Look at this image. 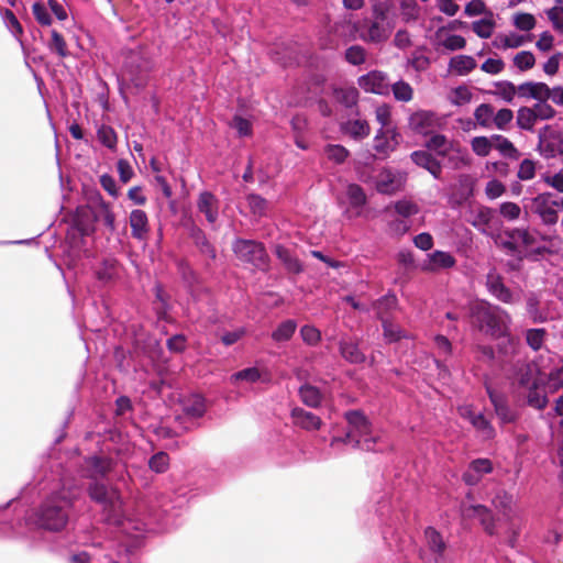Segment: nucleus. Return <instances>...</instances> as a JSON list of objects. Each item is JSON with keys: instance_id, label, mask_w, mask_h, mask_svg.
Returning a JSON list of instances; mask_svg holds the SVG:
<instances>
[{"instance_id": "obj_55", "label": "nucleus", "mask_w": 563, "mask_h": 563, "mask_svg": "<svg viewBox=\"0 0 563 563\" xmlns=\"http://www.w3.org/2000/svg\"><path fill=\"white\" fill-rule=\"evenodd\" d=\"M536 162L532 159H523L518 168L517 177L520 180H530L536 176Z\"/></svg>"}, {"instance_id": "obj_49", "label": "nucleus", "mask_w": 563, "mask_h": 563, "mask_svg": "<svg viewBox=\"0 0 563 563\" xmlns=\"http://www.w3.org/2000/svg\"><path fill=\"white\" fill-rule=\"evenodd\" d=\"M300 396L302 401L310 407H317L321 400L319 390L310 385H305L300 388Z\"/></svg>"}, {"instance_id": "obj_46", "label": "nucleus", "mask_w": 563, "mask_h": 563, "mask_svg": "<svg viewBox=\"0 0 563 563\" xmlns=\"http://www.w3.org/2000/svg\"><path fill=\"white\" fill-rule=\"evenodd\" d=\"M495 22L492 18L482 19L472 23V30L482 38L492 36Z\"/></svg>"}, {"instance_id": "obj_60", "label": "nucleus", "mask_w": 563, "mask_h": 563, "mask_svg": "<svg viewBox=\"0 0 563 563\" xmlns=\"http://www.w3.org/2000/svg\"><path fill=\"white\" fill-rule=\"evenodd\" d=\"M98 139L100 140V142L106 145L107 147L109 148H114L115 144H117V134L114 132V130L110 126H101L99 130H98Z\"/></svg>"}, {"instance_id": "obj_44", "label": "nucleus", "mask_w": 563, "mask_h": 563, "mask_svg": "<svg viewBox=\"0 0 563 563\" xmlns=\"http://www.w3.org/2000/svg\"><path fill=\"white\" fill-rule=\"evenodd\" d=\"M276 255L286 265L287 269L292 273L301 272L302 267L299 261L291 256L289 251L283 246L276 247Z\"/></svg>"}, {"instance_id": "obj_26", "label": "nucleus", "mask_w": 563, "mask_h": 563, "mask_svg": "<svg viewBox=\"0 0 563 563\" xmlns=\"http://www.w3.org/2000/svg\"><path fill=\"white\" fill-rule=\"evenodd\" d=\"M476 67V60L468 55H456L451 58L449 69L460 76L467 75Z\"/></svg>"}, {"instance_id": "obj_40", "label": "nucleus", "mask_w": 563, "mask_h": 563, "mask_svg": "<svg viewBox=\"0 0 563 563\" xmlns=\"http://www.w3.org/2000/svg\"><path fill=\"white\" fill-rule=\"evenodd\" d=\"M323 153L329 161L336 164L343 163L349 156V151L339 144H328L324 147Z\"/></svg>"}, {"instance_id": "obj_51", "label": "nucleus", "mask_w": 563, "mask_h": 563, "mask_svg": "<svg viewBox=\"0 0 563 563\" xmlns=\"http://www.w3.org/2000/svg\"><path fill=\"white\" fill-rule=\"evenodd\" d=\"M545 14L552 24V27L563 33V5H554L545 10Z\"/></svg>"}, {"instance_id": "obj_45", "label": "nucleus", "mask_w": 563, "mask_h": 563, "mask_svg": "<svg viewBox=\"0 0 563 563\" xmlns=\"http://www.w3.org/2000/svg\"><path fill=\"white\" fill-rule=\"evenodd\" d=\"M514 65L521 71L531 69L536 64V57L530 51H521L514 56Z\"/></svg>"}, {"instance_id": "obj_17", "label": "nucleus", "mask_w": 563, "mask_h": 563, "mask_svg": "<svg viewBox=\"0 0 563 563\" xmlns=\"http://www.w3.org/2000/svg\"><path fill=\"white\" fill-rule=\"evenodd\" d=\"M519 93L526 98L547 101L552 98V90L544 82H526L519 86Z\"/></svg>"}, {"instance_id": "obj_43", "label": "nucleus", "mask_w": 563, "mask_h": 563, "mask_svg": "<svg viewBox=\"0 0 563 563\" xmlns=\"http://www.w3.org/2000/svg\"><path fill=\"white\" fill-rule=\"evenodd\" d=\"M525 391L527 394V401L531 407L543 409L547 406L548 399L545 394L540 389V386L529 388Z\"/></svg>"}, {"instance_id": "obj_2", "label": "nucleus", "mask_w": 563, "mask_h": 563, "mask_svg": "<svg viewBox=\"0 0 563 563\" xmlns=\"http://www.w3.org/2000/svg\"><path fill=\"white\" fill-rule=\"evenodd\" d=\"M472 318L479 330L487 335L493 338L508 335L510 317L498 307L484 301H477L473 303Z\"/></svg>"}, {"instance_id": "obj_7", "label": "nucleus", "mask_w": 563, "mask_h": 563, "mask_svg": "<svg viewBox=\"0 0 563 563\" xmlns=\"http://www.w3.org/2000/svg\"><path fill=\"white\" fill-rule=\"evenodd\" d=\"M401 142V134L397 128L377 130L373 140L374 151L383 158L388 157Z\"/></svg>"}, {"instance_id": "obj_63", "label": "nucleus", "mask_w": 563, "mask_h": 563, "mask_svg": "<svg viewBox=\"0 0 563 563\" xmlns=\"http://www.w3.org/2000/svg\"><path fill=\"white\" fill-rule=\"evenodd\" d=\"M548 385L554 390L563 386V365H560L548 374Z\"/></svg>"}, {"instance_id": "obj_32", "label": "nucleus", "mask_w": 563, "mask_h": 563, "mask_svg": "<svg viewBox=\"0 0 563 563\" xmlns=\"http://www.w3.org/2000/svg\"><path fill=\"white\" fill-rule=\"evenodd\" d=\"M493 505L504 516L509 517L512 512L514 497L505 490H499L493 498Z\"/></svg>"}, {"instance_id": "obj_50", "label": "nucleus", "mask_w": 563, "mask_h": 563, "mask_svg": "<svg viewBox=\"0 0 563 563\" xmlns=\"http://www.w3.org/2000/svg\"><path fill=\"white\" fill-rule=\"evenodd\" d=\"M394 208L397 214L404 218L412 217L419 212L418 205L407 199L398 200L397 202H395Z\"/></svg>"}, {"instance_id": "obj_52", "label": "nucleus", "mask_w": 563, "mask_h": 563, "mask_svg": "<svg viewBox=\"0 0 563 563\" xmlns=\"http://www.w3.org/2000/svg\"><path fill=\"white\" fill-rule=\"evenodd\" d=\"M499 213L506 220L514 221L520 217L521 208L515 202L506 201L499 206Z\"/></svg>"}, {"instance_id": "obj_6", "label": "nucleus", "mask_w": 563, "mask_h": 563, "mask_svg": "<svg viewBox=\"0 0 563 563\" xmlns=\"http://www.w3.org/2000/svg\"><path fill=\"white\" fill-rule=\"evenodd\" d=\"M558 201L552 200L550 192H542L531 200L532 212L536 213L545 225H553L559 220L555 207Z\"/></svg>"}, {"instance_id": "obj_4", "label": "nucleus", "mask_w": 563, "mask_h": 563, "mask_svg": "<svg viewBox=\"0 0 563 563\" xmlns=\"http://www.w3.org/2000/svg\"><path fill=\"white\" fill-rule=\"evenodd\" d=\"M463 25L461 21H452L448 25L439 27L431 37V42L437 49L460 51L466 45L463 36L454 34L453 31Z\"/></svg>"}, {"instance_id": "obj_61", "label": "nucleus", "mask_w": 563, "mask_h": 563, "mask_svg": "<svg viewBox=\"0 0 563 563\" xmlns=\"http://www.w3.org/2000/svg\"><path fill=\"white\" fill-rule=\"evenodd\" d=\"M532 109L537 120H550L555 115V110L547 101L536 103Z\"/></svg>"}, {"instance_id": "obj_23", "label": "nucleus", "mask_w": 563, "mask_h": 563, "mask_svg": "<svg viewBox=\"0 0 563 563\" xmlns=\"http://www.w3.org/2000/svg\"><path fill=\"white\" fill-rule=\"evenodd\" d=\"M411 159L420 167L426 168L435 178L440 177L441 165L426 151H416Z\"/></svg>"}, {"instance_id": "obj_3", "label": "nucleus", "mask_w": 563, "mask_h": 563, "mask_svg": "<svg viewBox=\"0 0 563 563\" xmlns=\"http://www.w3.org/2000/svg\"><path fill=\"white\" fill-rule=\"evenodd\" d=\"M350 430L344 441L354 442L364 450H373L377 437L371 434V427L367 419L357 411L346 413Z\"/></svg>"}, {"instance_id": "obj_24", "label": "nucleus", "mask_w": 563, "mask_h": 563, "mask_svg": "<svg viewBox=\"0 0 563 563\" xmlns=\"http://www.w3.org/2000/svg\"><path fill=\"white\" fill-rule=\"evenodd\" d=\"M427 147L442 156L449 155L453 151H457V144L450 141L442 134L432 135L427 142Z\"/></svg>"}, {"instance_id": "obj_41", "label": "nucleus", "mask_w": 563, "mask_h": 563, "mask_svg": "<svg viewBox=\"0 0 563 563\" xmlns=\"http://www.w3.org/2000/svg\"><path fill=\"white\" fill-rule=\"evenodd\" d=\"M509 247L515 249L517 245L529 246L533 243L532 235L526 229H515L509 232Z\"/></svg>"}, {"instance_id": "obj_29", "label": "nucleus", "mask_w": 563, "mask_h": 563, "mask_svg": "<svg viewBox=\"0 0 563 563\" xmlns=\"http://www.w3.org/2000/svg\"><path fill=\"white\" fill-rule=\"evenodd\" d=\"M527 37L517 33H508L498 35L494 45L499 49L518 48L527 42Z\"/></svg>"}, {"instance_id": "obj_19", "label": "nucleus", "mask_w": 563, "mask_h": 563, "mask_svg": "<svg viewBox=\"0 0 563 563\" xmlns=\"http://www.w3.org/2000/svg\"><path fill=\"white\" fill-rule=\"evenodd\" d=\"M492 463L487 459H479L471 463L468 470L464 473V481L468 485L478 483L484 474L492 472Z\"/></svg>"}, {"instance_id": "obj_1", "label": "nucleus", "mask_w": 563, "mask_h": 563, "mask_svg": "<svg viewBox=\"0 0 563 563\" xmlns=\"http://www.w3.org/2000/svg\"><path fill=\"white\" fill-rule=\"evenodd\" d=\"M394 30V23L383 8L375 7L372 19L352 22L344 21L336 25L335 32L349 40L360 38L369 43L385 42Z\"/></svg>"}, {"instance_id": "obj_16", "label": "nucleus", "mask_w": 563, "mask_h": 563, "mask_svg": "<svg viewBox=\"0 0 563 563\" xmlns=\"http://www.w3.org/2000/svg\"><path fill=\"white\" fill-rule=\"evenodd\" d=\"M341 131L353 140L361 141L371 133V126L364 119H350L341 124Z\"/></svg>"}, {"instance_id": "obj_13", "label": "nucleus", "mask_w": 563, "mask_h": 563, "mask_svg": "<svg viewBox=\"0 0 563 563\" xmlns=\"http://www.w3.org/2000/svg\"><path fill=\"white\" fill-rule=\"evenodd\" d=\"M461 514L464 518H478L487 533L494 534L496 532L494 520L486 507L464 503L461 507Z\"/></svg>"}, {"instance_id": "obj_14", "label": "nucleus", "mask_w": 563, "mask_h": 563, "mask_svg": "<svg viewBox=\"0 0 563 563\" xmlns=\"http://www.w3.org/2000/svg\"><path fill=\"white\" fill-rule=\"evenodd\" d=\"M345 197L349 205L346 209L349 216L360 217L362 214V208L367 201V197L363 188L356 184H349L345 189Z\"/></svg>"}, {"instance_id": "obj_64", "label": "nucleus", "mask_w": 563, "mask_h": 563, "mask_svg": "<svg viewBox=\"0 0 563 563\" xmlns=\"http://www.w3.org/2000/svg\"><path fill=\"white\" fill-rule=\"evenodd\" d=\"M542 180L559 192H563V172L556 174H544Z\"/></svg>"}, {"instance_id": "obj_31", "label": "nucleus", "mask_w": 563, "mask_h": 563, "mask_svg": "<svg viewBox=\"0 0 563 563\" xmlns=\"http://www.w3.org/2000/svg\"><path fill=\"white\" fill-rule=\"evenodd\" d=\"M391 89L394 98L400 102H410L413 99V88L411 85L402 79L396 81L391 86H389V90Z\"/></svg>"}, {"instance_id": "obj_36", "label": "nucleus", "mask_w": 563, "mask_h": 563, "mask_svg": "<svg viewBox=\"0 0 563 563\" xmlns=\"http://www.w3.org/2000/svg\"><path fill=\"white\" fill-rule=\"evenodd\" d=\"M448 98L454 106H464L472 101L473 93L467 86L462 85L453 88Z\"/></svg>"}, {"instance_id": "obj_38", "label": "nucleus", "mask_w": 563, "mask_h": 563, "mask_svg": "<svg viewBox=\"0 0 563 563\" xmlns=\"http://www.w3.org/2000/svg\"><path fill=\"white\" fill-rule=\"evenodd\" d=\"M342 356L351 363H361L364 361V354L353 342L342 341L340 345Z\"/></svg>"}, {"instance_id": "obj_27", "label": "nucleus", "mask_w": 563, "mask_h": 563, "mask_svg": "<svg viewBox=\"0 0 563 563\" xmlns=\"http://www.w3.org/2000/svg\"><path fill=\"white\" fill-rule=\"evenodd\" d=\"M90 496L97 501L109 504L114 507L118 500L117 492L108 489L103 484L96 483L90 487Z\"/></svg>"}, {"instance_id": "obj_37", "label": "nucleus", "mask_w": 563, "mask_h": 563, "mask_svg": "<svg viewBox=\"0 0 563 563\" xmlns=\"http://www.w3.org/2000/svg\"><path fill=\"white\" fill-rule=\"evenodd\" d=\"M184 411L186 415L200 418L206 412L205 400L201 396L195 395L190 397L184 405Z\"/></svg>"}, {"instance_id": "obj_30", "label": "nucleus", "mask_w": 563, "mask_h": 563, "mask_svg": "<svg viewBox=\"0 0 563 563\" xmlns=\"http://www.w3.org/2000/svg\"><path fill=\"white\" fill-rule=\"evenodd\" d=\"M493 150H497L501 155L509 158H518L519 152L515 145L500 134H493Z\"/></svg>"}, {"instance_id": "obj_59", "label": "nucleus", "mask_w": 563, "mask_h": 563, "mask_svg": "<svg viewBox=\"0 0 563 563\" xmlns=\"http://www.w3.org/2000/svg\"><path fill=\"white\" fill-rule=\"evenodd\" d=\"M545 339V331L543 329H530L527 331L526 340L529 346L533 350H539Z\"/></svg>"}, {"instance_id": "obj_54", "label": "nucleus", "mask_w": 563, "mask_h": 563, "mask_svg": "<svg viewBox=\"0 0 563 563\" xmlns=\"http://www.w3.org/2000/svg\"><path fill=\"white\" fill-rule=\"evenodd\" d=\"M148 465L152 471L163 473L168 468L169 457L165 452H158L151 457Z\"/></svg>"}, {"instance_id": "obj_20", "label": "nucleus", "mask_w": 563, "mask_h": 563, "mask_svg": "<svg viewBox=\"0 0 563 563\" xmlns=\"http://www.w3.org/2000/svg\"><path fill=\"white\" fill-rule=\"evenodd\" d=\"M493 210L485 206H477L471 209L468 221L473 227L482 232H486V228L493 219Z\"/></svg>"}, {"instance_id": "obj_11", "label": "nucleus", "mask_w": 563, "mask_h": 563, "mask_svg": "<svg viewBox=\"0 0 563 563\" xmlns=\"http://www.w3.org/2000/svg\"><path fill=\"white\" fill-rule=\"evenodd\" d=\"M405 180L406 178L401 173L383 168L376 177L375 187L382 194L391 195L404 187Z\"/></svg>"}, {"instance_id": "obj_53", "label": "nucleus", "mask_w": 563, "mask_h": 563, "mask_svg": "<svg viewBox=\"0 0 563 563\" xmlns=\"http://www.w3.org/2000/svg\"><path fill=\"white\" fill-rule=\"evenodd\" d=\"M345 59L352 65H361L366 59V51L360 45H353L345 51Z\"/></svg>"}, {"instance_id": "obj_12", "label": "nucleus", "mask_w": 563, "mask_h": 563, "mask_svg": "<svg viewBox=\"0 0 563 563\" xmlns=\"http://www.w3.org/2000/svg\"><path fill=\"white\" fill-rule=\"evenodd\" d=\"M358 86L365 92L376 95H387L389 92V84L386 75L379 70H372L358 78Z\"/></svg>"}, {"instance_id": "obj_42", "label": "nucleus", "mask_w": 563, "mask_h": 563, "mask_svg": "<svg viewBox=\"0 0 563 563\" xmlns=\"http://www.w3.org/2000/svg\"><path fill=\"white\" fill-rule=\"evenodd\" d=\"M536 18L531 13L517 12L512 16V24L520 31H531L536 26Z\"/></svg>"}, {"instance_id": "obj_28", "label": "nucleus", "mask_w": 563, "mask_h": 563, "mask_svg": "<svg viewBox=\"0 0 563 563\" xmlns=\"http://www.w3.org/2000/svg\"><path fill=\"white\" fill-rule=\"evenodd\" d=\"M487 391H488L490 401L495 407L496 413L499 417V419L501 420V422L506 423V422L512 421L515 416L507 407L505 399L500 395H498L497 393H495L494 390H492L489 388L487 389Z\"/></svg>"}, {"instance_id": "obj_21", "label": "nucleus", "mask_w": 563, "mask_h": 563, "mask_svg": "<svg viewBox=\"0 0 563 563\" xmlns=\"http://www.w3.org/2000/svg\"><path fill=\"white\" fill-rule=\"evenodd\" d=\"M198 209L206 219L213 223L218 218V201L210 192H202L198 199Z\"/></svg>"}, {"instance_id": "obj_34", "label": "nucleus", "mask_w": 563, "mask_h": 563, "mask_svg": "<svg viewBox=\"0 0 563 563\" xmlns=\"http://www.w3.org/2000/svg\"><path fill=\"white\" fill-rule=\"evenodd\" d=\"M375 120L380 125L378 130H384L388 128H397L393 123V108L387 103H382L375 108L374 111Z\"/></svg>"}, {"instance_id": "obj_9", "label": "nucleus", "mask_w": 563, "mask_h": 563, "mask_svg": "<svg viewBox=\"0 0 563 563\" xmlns=\"http://www.w3.org/2000/svg\"><path fill=\"white\" fill-rule=\"evenodd\" d=\"M67 523V515L62 507L46 504L38 515L37 525L44 529L57 531Z\"/></svg>"}, {"instance_id": "obj_56", "label": "nucleus", "mask_w": 563, "mask_h": 563, "mask_svg": "<svg viewBox=\"0 0 563 563\" xmlns=\"http://www.w3.org/2000/svg\"><path fill=\"white\" fill-rule=\"evenodd\" d=\"M426 539H427V542L429 544V547L431 548V550L438 552V553H441L444 548H445V544H444V541L442 539V537L440 536V533L434 530L433 528H428L426 530Z\"/></svg>"}, {"instance_id": "obj_25", "label": "nucleus", "mask_w": 563, "mask_h": 563, "mask_svg": "<svg viewBox=\"0 0 563 563\" xmlns=\"http://www.w3.org/2000/svg\"><path fill=\"white\" fill-rule=\"evenodd\" d=\"M263 372L258 367H247L232 374L230 383L232 385L254 384L263 380Z\"/></svg>"}, {"instance_id": "obj_48", "label": "nucleus", "mask_w": 563, "mask_h": 563, "mask_svg": "<svg viewBox=\"0 0 563 563\" xmlns=\"http://www.w3.org/2000/svg\"><path fill=\"white\" fill-rule=\"evenodd\" d=\"M335 99L346 107H352L356 103L358 92L355 88H340L334 91Z\"/></svg>"}, {"instance_id": "obj_62", "label": "nucleus", "mask_w": 563, "mask_h": 563, "mask_svg": "<svg viewBox=\"0 0 563 563\" xmlns=\"http://www.w3.org/2000/svg\"><path fill=\"white\" fill-rule=\"evenodd\" d=\"M505 191V185L497 179L489 180L485 187V194L489 199H497L503 196Z\"/></svg>"}, {"instance_id": "obj_18", "label": "nucleus", "mask_w": 563, "mask_h": 563, "mask_svg": "<svg viewBox=\"0 0 563 563\" xmlns=\"http://www.w3.org/2000/svg\"><path fill=\"white\" fill-rule=\"evenodd\" d=\"M132 235L135 239L143 240L148 233V219L143 210H132L129 218Z\"/></svg>"}, {"instance_id": "obj_22", "label": "nucleus", "mask_w": 563, "mask_h": 563, "mask_svg": "<svg viewBox=\"0 0 563 563\" xmlns=\"http://www.w3.org/2000/svg\"><path fill=\"white\" fill-rule=\"evenodd\" d=\"M294 423L306 430H318L321 427V419L303 409L292 410Z\"/></svg>"}, {"instance_id": "obj_10", "label": "nucleus", "mask_w": 563, "mask_h": 563, "mask_svg": "<svg viewBox=\"0 0 563 563\" xmlns=\"http://www.w3.org/2000/svg\"><path fill=\"white\" fill-rule=\"evenodd\" d=\"M441 119L433 111L418 110L408 120L409 128L420 134H428L441 125Z\"/></svg>"}, {"instance_id": "obj_57", "label": "nucleus", "mask_w": 563, "mask_h": 563, "mask_svg": "<svg viewBox=\"0 0 563 563\" xmlns=\"http://www.w3.org/2000/svg\"><path fill=\"white\" fill-rule=\"evenodd\" d=\"M474 117L479 125L488 126L493 118V108L483 103L475 109Z\"/></svg>"}, {"instance_id": "obj_5", "label": "nucleus", "mask_w": 563, "mask_h": 563, "mask_svg": "<svg viewBox=\"0 0 563 563\" xmlns=\"http://www.w3.org/2000/svg\"><path fill=\"white\" fill-rule=\"evenodd\" d=\"M233 251L241 261L251 263L255 267L264 268L266 265L267 254L262 244L257 242L238 240L233 244Z\"/></svg>"}, {"instance_id": "obj_47", "label": "nucleus", "mask_w": 563, "mask_h": 563, "mask_svg": "<svg viewBox=\"0 0 563 563\" xmlns=\"http://www.w3.org/2000/svg\"><path fill=\"white\" fill-rule=\"evenodd\" d=\"M537 121L538 120L532 108L523 107L519 109L517 123L521 129L531 130Z\"/></svg>"}, {"instance_id": "obj_39", "label": "nucleus", "mask_w": 563, "mask_h": 563, "mask_svg": "<svg viewBox=\"0 0 563 563\" xmlns=\"http://www.w3.org/2000/svg\"><path fill=\"white\" fill-rule=\"evenodd\" d=\"M297 328V324L292 320H286L283 321L276 330L272 333L273 340L277 342H284L288 341L292 334L295 333V330Z\"/></svg>"}, {"instance_id": "obj_33", "label": "nucleus", "mask_w": 563, "mask_h": 563, "mask_svg": "<svg viewBox=\"0 0 563 563\" xmlns=\"http://www.w3.org/2000/svg\"><path fill=\"white\" fill-rule=\"evenodd\" d=\"M487 285L494 296L504 302H511L512 297L510 291L503 285L498 276L493 274L488 275Z\"/></svg>"}, {"instance_id": "obj_15", "label": "nucleus", "mask_w": 563, "mask_h": 563, "mask_svg": "<svg viewBox=\"0 0 563 563\" xmlns=\"http://www.w3.org/2000/svg\"><path fill=\"white\" fill-rule=\"evenodd\" d=\"M455 264L454 257L446 252L435 251L428 255L422 263L421 268L426 272H437L443 268H450Z\"/></svg>"}, {"instance_id": "obj_58", "label": "nucleus", "mask_w": 563, "mask_h": 563, "mask_svg": "<svg viewBox=\"0 0 563 563\" xmlns=\"http://www.w3.org/2000/svg\"><path fill=\"white\" fill-rule=\"evenodd\" d=\"M51 51L57 53L60 57H65L68 55L67 45L63 36L55 30L51 32Z\"/></svg>"}, {"instance_id": "obj_35", "label": "nucleus", "mask_w": 563, "mask_h": 563, "mask_svg": "<svg viewBox=\"0 0 563 563\" xmlns=\"http://www.w3.org/2000/svg\"><path fill=\"white\" fill-rule=\"evenodd\" d=\"M472 151L481 157H486L493 150V136H475L471 140Z\"/></svg>"}, {"instance_id": "obj_8", "label": "nucleus", "mask_w": 563, "mask_h": 563, "mask_svg": "<svg viewBox=\"0 0 563 563\" xmlns=\"http://www.w3.org/2000/svg\"><path fill=\"white\" fill-rule=\"evenodd\" d=\"M543 375L537 364H522L516 371L514 384L525 391L540 386L543 383Z\"/></svg>"}]
</instances>
